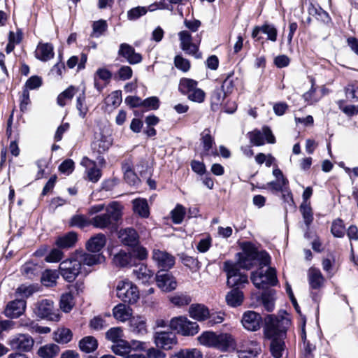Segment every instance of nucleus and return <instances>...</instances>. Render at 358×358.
<instances>
[{"label": "nucleus", "instance_id": "f257e3e1", "mask_svg": "<svg viewBox=\"0 0 358 358\" xmlns=\"http://www.w3.org/2000/svg\"><path fill=\"white\" fill-rule=\"evenodd\" d=\"M123 206L118 201H112L108 206L96 204L88 209L91 218V224L94 228L99 229H115L118 222L122 219Z\"/></svg>", "mask_w": 358, "mask_h": 358}, {"label": "nucleus", "instance_id": "f03ea898", "mask_svg": "<svg viewBox=\"0 0 358 358\" xmlns=\"http://www.w3.org/2000/svg\"><path fill=\"white\" fill-rule=\"evenodd\" d=\"M238 264L240 267L250 269L256 264L268 266L270 263V256L265 251H258L251 243H246L243 248V252L238 254Z\"/></svg>", "mask_w": 358, "mask_h": 358}, {"label": "nucleus", "instance_id": "7ed1b4c3", "mask_svg": "<svg viewBox=\"0 0 358 358\" xmlns=\"http://www.w3.org/2000/svg\"><path fill=\"white\" fill-rule=\"evenodd\" d=\"M169 327L183 336H194L199 331V325L185 316L173 317L169 322Z\"/></svg>", "mask_w": 358, "mask_h": 358}, {"label": "nucleus", "instance_id": "20e7f679", "mask_svg": "<svg viewBox=\"0 0 358 358\" xmlns=\"http://www.w3.org/2000/svg\"><path fill=\"white\" fill-rule=\"evenodd\" d=\"M264 336L266 338L271 339L270 345V351L275 358H281L285 351V344L284 338L285 337V331H278L274 327H268Z\"/></svg>", "mask_w": 358, "mask_h": 358}, {"label": "nucleus", "instance_id": "39448f33", "mask_svg": "<svg viewBox=\"0 0 358 358\" xmlns=\"http://www.w3.org/2000/svg\"><path fill=\"white\" fill-rule=\"evenodd\" d=\"M265 266H260L256 271L251 274V280L258 289H264L267 285H275L278 282L275 268L268 267L264 269Z\"/></svg>", "mask_w": 358, "mask_h": 358}, {"label": "nucleus", "instance_id": "423d86ee", "mask_svg": "<svg viewBox=\"0 0 358 358\" xmlns=\"http://www.w3.org/2000/svg\"><path fill=\"white\" fill-rule=\"evenodd\" d=\"M116 292L119 299L130 304L136 303L140 296L136 285L128 279H124L117 282Z\"/></svg>", "mask_w": 358, "mask_h": 358}, {"label": "nucleus", "instance_id": "0eeeda50", "mask_svg": "<svg viewBox=\"0 0 358 358\" xmlns=\"http://www.w3.org/2000/svg\"><path fill=\"white\" fill-rule=\"evenodd\" d=\"M198 83L191 78H181L178 85L179 91L192 101L202 103L205 99V92L197 87Z\"/></svg>", "mask_w": 358, "mask_h": 358}, {"label": "nucleus", "instance_id": "6e6552de", "mask_svg": "<svg viewBox=\"0 0 358 358\" xmlns=\"http://www.w3.org/2000/svg\"><path fill=\"white\" fill-rule=\"evenodd\" d=\"M81 266L73 254L70 258L62 261L59 264V273L67 282H71L75 280L81 273Z\"/></svg>", "mask_w": 358, "mask_h": 358}, {"label": "nucleus", "instance_id": "1a4fd4ad", "mask_svg": "<svg viewBox=\"0 0 358 358\" xmlns=\"http://www.w3.org/2000/svg\"><path fill=\"white\" fill-rule=\"evenodd\" d=\"M224 271L227 275V285L231 287L238 289L243 285L248 283V276L239 272L237 264L231 262H225Z\"/></svg>", "mask_w": 358, "mask_h": 358}, {"label": "nucleus", "instance_id": "9d476101", "mask_svg": "<svg viewBox=\"0 0 358 358\" xmlns=\"http://www.w3.org/2000/svg\"><path fill=\"white\" fill-rule=\"evenodd\" d=\"M34 312L41 318H46L51 321L59 320V315L55 312L53 302L48 299H42L36 303Z\"/></svg>", "mask_w": 358, "mask_h": 358}, {"label": "nucleus", "instance_id": "9b49d317", "mask_svg": "<svg viewBox=\"0 0 358 358\" xmlns=\"http://www.w3.org/2000/svg\"><path fill=\"white\" fill-rule=\"evenodd\" d=\"M8 343L12 350L29 352L34 346V341L28 334H19L10 337Z\"/></svg>", "mask_w": 358, "mask_h": 358}, {"label": "nucleus", "instance_id": "f8f14e48", "mask_svg": "<svg viewBox=\"0 0 358 358\" xmlns=\"http://www.w3.org/2000/svg\"><path fill=\"white\" fill-rule=\"evenodd\" d=\"M180 41V48L188 55H193L195 58L201 57V52L199 51V45L192 43L191 34L187 31H181L178 33Z\"/></svg>", "mask_w": 358, "mask_h": 358}, {"label": "nucleus", "instance_id": "ddd939ff", "mask_svg": "<svg viewBox=\"0 0 358 358\" xmlns=\"http://www.w3.org/2000/svg\"><path fill=\"white\" fill-rule=\"evenodd\" d=\"M152 259L159 268L164 270L171 268L175 264V258L173 255L164 250L154 249Z\"/></svg>", "mask_w": 358, "mask_h": 358}, {"label": "nucleus", "instance_id": "4468645a", "mask_svg": "<svg viewBox=\"0 0 358 358\" xmlns=\"http://www.w3.org/2000/svg\"><path fill=\"white\" fill-rule=\"evenodd\" d=\"M154 343L157 348L168 350L177 343V338L172 332L159 331L154 335Z\"/></svg>", "mask_w": 358, "mask_h": 358}, {"label": "nucleus", "instance_id": "2eb2a0df", "mask_svg": "<svg viewBox=\"0 0 358 358\" xmlns=\"http://www.w3.org/2000/svg\"><path fill=\"white\" fill-rule=\"evenodd\" d=\"M155 278L158 287L163 292H171L177 287V281L171 273L158 272Z\"/></svg>", "mask_w": 358, "mask_h": 358}, {"label": "nucleus", "instance_id": "dca6fc26", "mask_svg": "<svg viewBox=\"0 0 358 358\" xmlns=\"http://www.w3.org/2000/svg\"><path fill=\"white\" fill-rule=\"evenodd\" d=\"M250 141L257 146L264 144L265 140L268 143H274L275 137L268 127H263L262 131L255 130L250 134Z\"/></svg>", "mask_w": 358, "mask_h": 358}, {"label": "nucleus", "instance_id": "f3484780", "mask_svg": "<svg viewBox=\"0 0 358 358\" xmlns=\"http://www.w3.org/2000/svg\"><path fill=\"white\" fill-rule=\"evenodd\" d=\"M113 144V139L110 135L103 133L97 134L92 144L93 152L101 155L108 150Z\"/></svg>", "mask_w": 358, "mask_h": 358}, {"label": "nucleus", "instance_id": "a211bd4d", "mask_svg": "<svg viewBox=\"0 0 358 358\" xmlns=\"http://www.w3.org/2000/svg\"><path fill=\"white\" fill-rule=\"evenodd\" d=\"M262 317L255 311L248 310L244 313L241 322L245 329L249 331H257L260 328Z\"/></svg>", "mask_w": 358, "mask_h": 358}, {"label": "nucleus", "instance_id": "6ab92c4d", "mask_svg": "<svg viewBox=\"0 0 358 358\" xmlns=\"http://www.w3.org/2000/svg\"><path fill=\"white\" fill-rule=\"evenodd\" d=\"M236 347V341L234 336L227 333L217 334L215 349L221 352H228Z\"/></svg>", "mask_w": 358, "mask_h": 358}, {"label": "nucleus", "instance_id": "aec40b11", "mask_svg": "<svg viewBox=\"0 0 358 358\" xmlns=\"http://www.w3.org/2000/svg\"><path fill=\"white\" fill-rule=\"evenodd\" d=\"M25 308L24 300H14L7 304L4 313L8 317L17 318L24 313Z\"/></svg>", "mask_w": 358, "mask_h": 358}, {"label": "nucleus", "instance_id": "412c9836", "mask_svg": "<svg viewBox=\"0 0 358 358\" xmlns=\"http://www.w3.org/2000/svg\"><path fill=\"white\" fill-rule=\"evenodd\" d=\"M260 32H263L264 34H266L268 40H270L273 42L276 41L278 31L273 24H264L261 27H255L252 32V37L259 41L261 38V37L259 36Z\"/></svg>", "mask_w": 358, "mask_h": 358}, {"label": "nucleus", "instance_id": "4be33fe9", "mask_svg": "<svg viewBox=\"0 0 358 358\" xmlns=\"http://www.w3.org/2000/svg\"><path fill=\"white\" fill-rule=\"evenodd\" d=\"M118 54L126 58L127 62L131 64H138L142 60L141 55L136 52L134 48L127 43L120 45Z\"/></svg>", "mask_w": 358, "mask_h": 358}, {"label": "nucleus", "instance_id": "5701e85b", "mask_svg": "<svg viewBox=\"0 0 358 358\" xmlns=\"http://www.w3.org/2000/svg\"><path fill=\"white\" fill-rule=\"evenodd\" d=\"M80 164L85 167V172L90 181L96 182L100 179L101 176V170L96 167V164L94 161L87 157H83Z\"/></svg>", "mask_w": 358, "mask_h": 358}, {"label": "nucleus", "instance_id": "b1692460", "mask_svg": "<svg viewBox=\"0 0 358 358\" xmlns=\"http://www.w3.org/2000/svg\"><path fill=\"white\" fill-rule=\"evenodd\" d=\"M118 238L122 243L129 246H134L138 242V235L133 228L120 229L118 232Z\"/></svg>", "mask_w": 358, "mask_h": 358}, {"label": "nucleus", "instance_id": "393cba45", "mask_svg": "<svg viewBox=\"0 0 358 358\" xmlns=\"http://www.w3.org/2000/svg\"><path fill=\"white\" fill-rule=\"evenodd\" d=\"M273 175L275 177V181L268 183V186L274 191L283 192L288 185V180L284 176L281 170L278 168L273 169Z\"/></svg>", "mask_w": 358, "mask_h": 358}, {"label": "nucleus", "instance_id": "a878e982", "mask_svg": "<svg viewBox=\"0 0 358 358\" xmlns=\"http://www.w3.org/2000/svg\"><path fill=\"white\" fill-rule=\"evenodd\" d=\"M106 243V237L102 233H98L91 237L86 243V248L92 252H99Z\"/></svg>", "mask_w": 358, "mask_h": 358}, {"label": "nucleus", "instance_id": "bb28decb", "mask_svg": "<svg viewBox=\"0 0 358 358\" xmlns=\"http://www.w3.org/2000/svg\"><path fill=\"white\" fill-rule=\"evenodd\" d=\"M201 140L203 145V152L207 155H217L216 149H214V138L210 135L209 129H206L201 134Z\"/></svg>", "mask_w": 358, "mask_h": 358}, {"label": "nucleus", "instance_id": "cd10ccee", "mask_svg": "<svg viewBox=\"0 0 358 358\" xmlns=\"http://www.w3.org/2000/svg\"><path fill=\"white\" fill-rule=\"evenodd\" d=\"M35 56L37 59L47 62L54 57V48L51 43H40L35 51Z\"/></svg>", "mask_w": 358, "mask_h": 358}, {"label": "nucleus", "instance_id": "c85d7f7f", "mask_svg": "<svg viewBox=\"0 0 358 358\" xmlns=\"http://www.w3.org/2000/svg\"><path fill=\"white\" fill-rule=\"evenodd\" d=\"M129 327L131 332L143 336L148 332L146 320L143 317H133L129 320Z\"/></svg>", "mask_w": 358, "mask_h": 358}, {"label": "nucleus", "instance_id": "c756f323", "mask_svg": "<svg viewBox=\"0 0 358 358\" xmlns=\"http://www.w3.org/2000/svg\"><path fill=\"white\" fill-rule=\"evenodd\" d=\"M74 255L81 267L82 265L91 266L97 264L101 258L100 255H92L83 251H77Z\"/></svg>", "mask_w": 358, "mask_h": 358}, {"label": "nucleus", "instance_id": "7c9ffc66", "mask_svg": "<svg viewBox=\"0 0 358 358\" xmlns=\"http://www.w3.org/2000/svg\"><path fill=\"white\" fill-rule=\"evenodd\" d=\"M189 314L192 319L201 322L208 317L209 310L202 304H192L189 308Z\"/></svg>", "mask_w": 358, "mask_h": 358}, {"label": "nucleus", "instance_id": "2f4dec72", "mask_svg": "<svg viewBox=\"0 0 358 358\" xmlns=\"http://www.w3.org/2000/svg\"><path fill=\"white\" fill-rule=\"evenodd\" d=\"M113 314L116 320L120 322H125L131 319L132 311L129 306L119 303L113 308Z\"/></svg>", "mask_w": 358, "mask_h": 358}, {"label": "nucleus", "instance_id": "473e14b6", "mask_svg": "<svg viewBox=\"0 0 358 358\" xmlns=\"http://www.w3.org/2000/svg\"><path fill=\"white\" fill-rule=\"evenodd\" d=\"M308 281L312 289H319L324 283V278L319 269L310 268L308 271Z\"/></svg>", "mask_w": 358, "mask_h": 358}, {"label": "nucleus", "instance_id": "72a5a7b5", "mask_svg": "<svg viewBox=\"0 0 358 358\" xmlns=\"http://www.w3.org/2000/svg\"><path fill=\"white\" fill-rule=\"evenodd\" d=\"M111 77H112V73L108 69H106L105 68H100V69H97V71H96V73L94 74V78L95 88L97 90H99V92H101L102 90V89L103 88V86L101 85L99 83L98 80L99 79V80H103L106 85V84H108L110 82Z\"/></svg>", "mask_w": 358, "mask_h": 358}, {"label": "nucleus", "instance_id": "f704fd0d", "mask_svg": "<svg viewBox=\"0 0 358 358\" xmlns=\"http://www.w3.org/2000/svg\"><path fill=\"white\" fill-rule=\"evenodd\" d=\"M244 296L239 289H233L226 295L227 303L231 307H237L242 304Z\"/></svg>", "mask_w": 358, "mask_h": 358}, {"label": "nucleus", "instance_id": "c9c22d12", "mask_svg": "<svg viewBox=\"0 0 358 358\" xmlns=\"http://www.w3.org/2000/svg\"><path fill=\"white\" fill-rule=\"evenodd\" d=\"M133 273L142 283L148 282L153 276V272L145 264L138 266L136 268L134 269Z\"/></svg>", "mask_w": 358, "mask_h": 358}, {"label": "nucleus", "instance_id": "e433bc0d", "mask_svg": "<svg viewBox=\"0 0 358 358\" xmlns=\"http://www.w3.org/2000/svg\"><path fill=\"white\" fill-rule=\"evenodd\" d=\"M134 212L142 217H148L150 210L148 202L143 199H136L132 201Z\"/></svg>", "mask_w": 358, "mask_h": 358}, {"label": "nucleus", "instance_id": "4c0bfd02", "mask_svg": "<svg viewBox=\"0 0 358 358\" xmlns=\"http://www.w3.org/2000/svg\"><path fill=\"white\" fill-rule=\"evenodd\" d=\"M77 241V234L75 232H69L63 236L58 237L55 244L59 248H69L74 245Z\"/></svg>", "mask_w": 358, "mask_h": 358}, {"label": "nucleus", "instance_id": "58836bf2", "mask_svg": "<svg viewBox=\"0 0 358 358\" xmlns=\"http://www.w3.org/2000/svg\"><path fill=\"white\" fill-rule=\"evenodd\" d=\"M217 333L212 331H203L197 338L198 342L207 348H215Z\"/></svg>", "mask_w": 358, "mask_h": 358}, {"label": "nucleus", "instance_id": "ea45409f", "mask_svg": "<svg viewBox=\"0 0 358 358\" xmlns=\"http://www.w3.org/2000/svg\"><path fill=\"white\" fill-rule=\"evenodd\" d=\"M54 338L56 342L62 344H66L72 339L71 331L66 327L58 328L54 333Z\"/></svg>", "mask_w": 358, "mask_h": 358}, {"label": "nucleus", "instance_id": "a19ab883", "mask_svg": "<svg viewBox=\"0 0 358 358\" xmlns=\"http://www.w3.org/2000/svg\"><path fill=\"white\" fill-rule=\"evenodd\" d=\"M98 346L96 339L93 336H86L79 342L80 349L87 353L94 351Z\"/></svg>", "mask_w": 358, "mask_h": 358}, {"label": "nucleus", "instance_id": "79ce46f5", "mask_svg": "<svg viewBox=\"0 0 358 358\" xmlns=\"http://www.w3.org/2000/svg\"><path fill=\"white\" fill-rule=\"evenodd\" d=\"M59 351V348L55 344L41 346L38 350V355L42 358H53Z\"/></svg>", "mask_w": 358, "mask_h": 358}, {"label": "nucleus", "instance_id": "37998d69", "mask_svg": "<svg viewBox=\"0 0 358 358\" xmlns=\"http://www.w3.org/2000/svg\"><path fill=\"white\" fill-rule=\"evenodd\" d=\"M113 261L116 266L120 267H124L131 264V255L121 250L114 255Z\"/></svg>", "mask_w": 358, "mask_h": 358}, {"label": "nucleus", "instance_id": "c03bdc74", "mask_svg": "<svg viewBox=\"0 0 358 358\" xmlns=\"http://www.w3.org/2000/svg\"><path fill=\"white\" fill-rule=\"evenodd\" d=\"M171 358H203L201 351L197 348L183 349L176 353Z\"/></svg>", "mask_w": 358, "mask_h": 358}, {"label": "nucleus", "instance_id": "a18cd8bd", "mask_svg": "<svg viewBox=\"0 0 358 358\" xmlns=\"http://www.w3.org/2000/svg\"><path fill=\"white\" fill-rule=\"evenodd\" d=\"M92 27V31L90 36L93 38H99L108 29V24L106 20H99L93 22Z\"/></svg>", "mask_w": 358, "mask_h": 358}, {"label": "nucleus", "instance_id": "49530a36", "mask_svg": "<svg viewBox=\"0 0 358 358\" xmlns=\"http://www.w3.org/2000/svg\"><path fill=\"white\" fill-rule=\"evenodd\" d=\"M311 87L310 89L303 94V99L307 103L308 105H312L320 100V97L316 96V87L315 79L310 78Z\"/></svg>", "mask_w": 358, "mask_h": 358}, {"label": "nucleus", "instance_id": "de8ad7c7", "mask_svg": "<svg viewBox=\"0 0 358 358\" xmlns=\"http://www.w3.org/2000/svg\"><path fill=\"white\" fill-rule=\"evenodd\" d=\"M71 292L63 294L60 299V308L65 313L70 312L74 306V300Z\"/></svg>", "mask_w": 358, "mask_h": 358}, {"label": "nucleus", "instance_id": "09e8293b", "mask_svg": "<svg viewBox=\"0 0 358 358\" xmlns=\"http://www.w3.org/2000/svg\"><path fill=\"white\" fill-rule=\"evenodd\" d=\"M114 343L111 347V350L115 355L122 356L129 353L131 350L129 343L125 340L122 339Z\"/></svg>", "mask_w": 358, "mask_h": 358}, {"label": "nucleus", "instance_id": "8fccbe9b", "mask_svg": "<svg viewBox=\"0 0 358 358\" xmlns=\"http://www.w3.org/2000/svg\"><path fill=\"white\" fill-rule=\"evenodd\" d=\"M69 224L71 227H76L81 229L92 225L91 219L87 218L83 215H76L73 216L69 221Z\"/></svg>", "mask_w": 358, "mask_h": 358}, {"label": "nucleus", "instance_id": "3c124183", "mask_svg": "<svg viewBox=\"0 0 358 358\" xmlns=\"http://www.w3.org/2000/svg\"><path fill=\"white\" fill-rule=\"evenodd\" d=\"M299 208L306 225L309 227L313 220V214L310 203L302 202Z\"/></svg>", "mask_w": 358, "mask_h": 358}, {"label": "nucleus", "instance_id": "603ef678", "mask_svg": "<svg viewBox=\"0 0 358 358\" xmlns=\"http://www.w3.org/2000/svg\"><path fill=\"white\" fill-rule=\"evenodd\" d=\"M58 278L57 271L46 270L42 275L41 281L47 287H52L56 284Z\"/></svg>", "mask_w": 358, "mask_h": 358}, {"label": "nucleus", "instance_id": "864d4df0", "mask_svg": "<svg viewBox=\"0 0 358 358\" xmlns=\"http://www.w3.org/2000/svg\"><path fill=\"white\" fill-rule=\"evenodd\" d=\"M186 214L185 208L181 204H177L173 210H171V219L173 223L180 224Z\"/></svg>", "mask_w": 358, "mask_h": 358}, {"label": "nucleus", "instance_id": "5fc2aeb1", "mask_svg": "<svg viewBox=\"0 0 358 358\" xmlns=\"http://www.w3.org/2000/svg\"><path fill=\"white\" fill-rule=\"evenodd\" d=\"M76 91V90L74 87L70 86L57 96V103L60 106H64L66 103V101L71 100L73 98Z\"/></svg>", "mask_w": 358, "mask_h": 358}, {"label": "nucleus", "instance_id": "6e6d98bb", "mask_svg": "<svg viewBox=\"0 0 358 358\" xmlns=\"http://www.w3.org/2000/svg\"><path fill=\"white\" fill-rule=\"evenodd\" d=\"M107 106L117 108L122 103V92L117 90L110 94L106 99Z\"/></svg>", "mask_w": 358, "mask_h": 358}, {"label": "nucleus", "instance_id": "4d7b16f0", "mask_svg": "<svg viewBox=\"0 0 358 358\" xmlns=\"http://www.w3.org/2000/svg\"><path fill=\"white\" fill-rule=\"evenodd\" d=\"M76 108L78 110L79 116L82 118H85L88 112V107L85 103V96L84 91L77 98Z\"/></svg>", "mask_w": 358, "mask_h": 358}, {"label": "nucleus", "instance_id": "13d9d810", "mask_svg": "<svg viewBox=\"0 0 358 358\" xmlns=\"http://www.w3.org/2000/svg\"><path fill=\"white\" fill-rule=\"evenodd\" d=\"M106 338L113 343L122 340L123 331L120 327L110 328L106 334Z\"/></svg>", "mask_w": 358, "mask_h": 358}, {"label": "nucleus", "instance_id": "bf43d9fd", "mask_svg": "<svg viewBox=\"0 0 358 358\" xmlns=\"http://www.w3.org/2000/svg\"><path fill=\"white\" fill-rule=\"evenodd\" d=\"M331 231L335 237L341 238L345 234V227L341 220H334L331 225Z\"/></svg>", "mask_w": 358, "mask_h": 358}, {"label": "nucleus", "instance_id": "052dcab7", "mask_svg": "<svg viewBox=\"0 0 358 358\" xmlns=\"http://www.w3.org/2000/svg\"><path fill=\"white\" fill-rule=\"evenodd\" d=\"M148 12V8L144 6H137L130 9L127 13V17L129 20H135L140 17L145 15Z\"/></svg>", "mask_w": 358, "mask_h": 358}, {"label": "nucleus", "instance_id": "680f3d73", "mask_svg": "<svg viewBox=\"0 0 358 358\" xmlns=\"http://www.w3.org/2000/svg\"><path fill=\"white\" fill-rule=\"evenodd\" d=\"M180 259L182 264L191 270H196L199 268V262L192 257L187 256L185 254L180 255Z\"/></svg>", "mask_w": 358, "mask_h": 358}, {"label": "nucleus", "instance_id": "e2e57ef3", "mask_svg": "<svg viewBox=\"0 0 358 358\" xmlns=\"http://www.w3.org/2000/svg\"><path fill=\"white\" fill-rule=\"evenodd\" d=\"M170 300L171 303L179 307L187 306L192 301L191 297L186 294L176 295L171 297Z\"/></svg>", "mask_w": 358, "mask_h": 358}, {"label": "nucleus", "instance_id": "0e129e2a", "mask_svg": "<svg viewBox=\"0 0 358 358\" xmlns=\"http://www.w3.org/2000/svg\"><path fill=\"white\" fill-rule=\"evenodd\" d=\"M174 64L178 69H180L183 72H187L190 69V62L189 60L180 55L175 57Z\"/></svg>", "mask_w": 358, "mask_h": 358}, {"label": "nucleus", "instance_id": "69168bd1", "mask_svg": "<svg viewBox=\"0 0 358 358\" xmlns=\"http://www.w3.org/2000/svg\"><path fill=\"white\" fill-rule=\"evenodd\" d=\"M338 104L340 110L348 116L358 114V106L345 105L343 101H339Z\"/></svg>", "mask_w": 358, "mask_h": 358}, {"label": "nucleus", "instance_id": "338daca9", "mask_svg": "<svg viewBox=\"0 0 358 358\" xmlns=\"http://www.w3.org/2000/svg\"><path fill=\"white\" fill-rule=\"evenodd\" d=\"M249 358H255L262 351L260 345L256 341H250L248 350H244Z\"/></svg>", "mask_w": 358, "mask_h": 358}, {"label": "nucleus", "instance_id": "774afa93", "mask_svg": "<svg viewBox=\"0 0 358 358\" xmlns=\"http://www.w3.org/2000/svg\"><path fill=\"white\" fill-rule=\"evenodd\" d=\"M249 358H255L262 351L260 345L256 341H250L248 350H244Z\"/></svg>", "mask_w": 358, "mask_h": 358}]
</instances>
